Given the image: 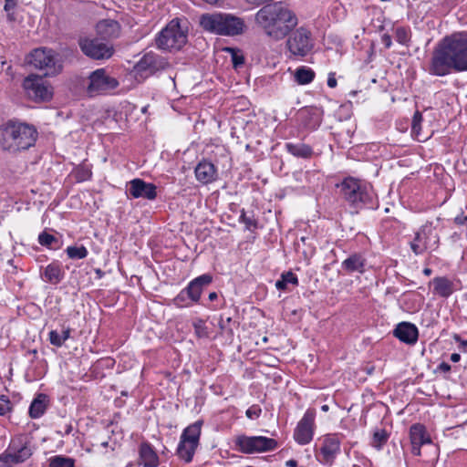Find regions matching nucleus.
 Returning <instances> with one entry per match:
<instances>
[{
	"label": "nucleus",
	"mask_w": 467,
	"mask_h": 467,
	"mask_svg": "<svg viewBox=\"0 0 467 467\" xmlns=\"http://www.w3.org/2000/svg\"><path fill=\"white\" fill-rule=\"evenodd\" d=\"M427 71L435 77L467 71V32L444 36L434 47Z\"/></svg>",
	"instance_id": "nucleus-1"
},
{
	"label": "nucleus",
	"mask_w": 467,
	"mask_h": 467,
	"mask_svg": "<svg viewBox=\"0 0 467 467\" xmlns=\"http://www.w3.org/2000/svg\"><path fill=\"white\" fill-rule=\"evenodd\" d=\"M257 26L274 40H281L296 26L297 17L282 2L265 5L254 16Z\"/></svg>",
	"instance_id": "nucleus-2"
},
{
	"label": "nucleus",
	"mask_w": 467,
	"mask_h": 467,
	"mask_svg": "<svg viewBox=\"0 0 467 467\" xmlns=\"http://www.w3.org/2000/svg\"><path fill=\"white\" fill-rule=\"evenodd\" d=\"M37 137L36 128L26 122L9 119L0 125L1 149L10 153H17L33 147Z\"/></svg>",
	"instance_id": "nucleus-3"
},
{
	"label": "nucleus",
	"mask_w": 467,
	"mask_h": 467,
	"mask_svg": "<svg viewBox=\"0 0 467 467\" xmlns=\"http://www.w3.org/2000/svg\"><path fill=\"white\" fill-rule=\"evenodd\" d=\"M200 25L207 32L227 36L241 35L245 28L243 18L233 14L222 12L202 15Z\"/></svg>",
	"instance_id": "nucleus-4"
},
{
	"label": "nucleus",
	"mask_w": 467,
	"mask_h": 467,
	"mask_svg": "<svg viewBox=\"0 0 467 467\" xmlns=\"http://www.w3.org/2000/svg\"><path fill=\"white\" fill-rule=\"evenodd\" d=\"M340 192L348 205L356 211L373 207L374 193L371 187L357 179H345L340 184Z\"/></svg>",
	"instance_id": "nucleus-5"
},
{
	"label": "nucleus",
	"mask_w": 467,
	"mask_h": 467,
	"mask_svg": "<svg viewBox=\"0 0 467 467\" xmlns=\"http://www.w3.org/2000/svg\"><path fill=\"white\" fill-rule=\"evenodd\" d=\"M57 57V53L53 49L39 47L28 55L26 62L35 68L42 70L45 77H54L58 75L63 68Z\"/></svg>",
	"instance_id": "nucleus-6"
},
{
	"label": "nucleus",
	"mask_w": 467,
	"mask_h": 467,
	"mask_svg": "<svg viewBox=\"0 0 467 467\" xmlns=\"http://www.w3.org/2000/svg\"><path fill=\"white\" fill-rule=\"evenodd\" d=\"M211 274H203L192 279L173 299L175 306L182 308L189 307L199 303L203 290L213 283Z\"/></svg>",
	"instance_id": "nucleus-7"
},
{
	"label": "nucleus",
	"mask_w": 467,
	"mask_h": 467,
	"mask_svg": "<svg viewBox=\"0 0 467 467\" xmlns=\"http://www.w3.org/2000/svg\"><path fill=\"white\" fill-rule=\"evenodd\" d=\"M156 45L161 50H180L187 42V34L178 19L171 20L156 36Z\"/></svg>",
	"instance_id": "nucleus-8"
},
{
	"label": "nucleus",
	"mask_w": 467,
	"mask_h": 467,
	"mask_svg": "<svg viewBox=\"0 0 467 467\" xmlns=\"http://www.w3.org/2000/svg\"><path fill=\"white\" fill-rule=\"evenodd\" d=\"M439 235L431 223L427 222L415 233L410 242V247L415 255H421L427 251H434L439 246Z\"/></svg>",
	"instance_id": "nucleus-9"
},
{
	"label": "nucleus",
	"mask_w": 467,
	"mask_h": 467,
	"mask_svg": "<svg viewBox=\"0 0 467 467\" xmlns=\"http://www.w3.org/2000/svg\"><path fill=\"white\" fill-rule=\"evenodd\" d=\"M119 80L109 75L106 68H98L88 76L87 92L90 97L108 93L117 88Z\"/></svg>",
	"instance_id": "nucleus-10"
},
{
	"label": "nucleus",
	"mask_w": 467,
	"mask_h": 467,
	"mask_svg": "<svg viewBox=\"0 0 467 467\" xmlns=\"http://www.w3.org/2000/svg\"><path fill=\"white\" fill-rule=\"evenodd\" d=\"M238 451L245 454L272 451L277 448L275 439L264 436H239L235 441Z\"/></svg>",
	"instance_id": "nucleus-11"
},
{
	"label": "nucleus",
	"mask_w": 467,
	"mask_h": 467,
	"mask_svg": "<svg viewBox=\"0 0 467 467\" xmlns=\"http://www.w3.org/2000/svg\"><path fill=\"white\" fill-rule=\"evenodd\" d=\"M81 52L95 60L109 59L114 53L113 47L96 37L80 36L78 39Z\"/></svg>",
	"instance_id": "nucleus-12"
},
{
	"label": "nucleus",
	"mask_w": 467,
	"mask_h": 467,
	"mask_svg": "<svg viewBox=\"0 0 467 467\" xmlns=\"http://www.w3.org/2000/svg\"><path fill=\"white\" fill-rule=\"evenodd\" d=\"M289 52L296 57H306L314 47L311 32L306 27L294 31L286 41Z\"/></svg>",
	"instance_id": "nucleus-13"
},
{
	"label": "nucleus",
	"mask_w": 467,
	"mask_h": 467,
	"mask_svg": "<svg viewBox=\"0 0 467 467\" xmlns=\"http://www.w3.org/2000/svg\"><path fill=\"white\" fill-rule=\"evenodd\" d=\"M170 66L168 60L152 51L147 52L134 66V72L142 78H147L159 70Z\"/></svg>",
	"instance_id": "nucleus-14"
},
{
	"label": "nucleus",
	"mask_w": 467,
	"mask_h": 467,
	"mask_svg": "<svg viewBox=\"0 0 467 467\" xmlns=\"http://www.w3.org/2000/svg\"><path fill=\"white\" fill-rule=\"evenodd\" d=\"M316 413L314 410H307L303 418L298 422L294 431V439L300 445L308 444L314 435V422Z\"/></svg>",
	"instance_id": "nucleus-15"
},
{
	"label": "nucleus",
	"mask_w": 467,
	"mask_h": 467,
	"mask_svg": "<svg viewBox=\"0 0 467 467\" xmlns=\"http://www.w3.org/2000/svg\"><path fill=\"white\" fill-rule=\"evenodd\" d=\"M23 87L27 95L34 99L48 100L52 97V93L48 87L45 85L42 77L37 75L31 74L26 77L24 79Z\"/></svg>",
	"instance_id": "nucleus-16"
},
{
	"label": "nucleus",
	"mask_w": 467,
	"mask_h": 467,
	"mask_svg": "<svg viewBox=\"0 0 467 467\" xmlns=\"http://www.w3.org/2000/svg\"><path fill=\"white\" fill-rule=\"evenodd\" d=\"M128 192L133 198H143L150 201L156 199L157 187L153 183L146 182L142 179H133L129 182Z\"/></svg>",
	"instance_id": "nucleus-17"
},
{
	"label": "nucleus",
	"mask_w": 467,
	"mask_h": 467,
	"mask_svg": "<svg viewBox=\"0 0 467 467\" xmlns=\"http://www.w3.org/2000/svg\"><path fill=\"white\" fill-rule=\"evenodd\" d=\"M393 335L401 342L413 345L418 340L419 330L412 323L401 322L393 330Z\"/></svg>",
	"instance_id": "nucleus-18"
},
{
	"label": "nucleus",
	"mask_w": 467,
	"mask_h": 467,
	"mask_svg": "<svg viewBox=\"0 0 467 467\" xmlns=\"http://www.w3.org/2000/svg\"><path fill=\"white\" fill-rule=\"evenodd\" d=\"M196 180L202 184L214 182L217 178V169L207 160L201 161L194 169Z\"/></svg>",
	"instance_id": "nucleus-19"
},
{
	"label": "nucleus",
	"mask_w": 467,
	"mask_h": 467,
	"mask_svg": "<svg viewBox=\"0 0 467 467\" xmlns=\"http://www.w3.org/2000/svg\"><path fill=\"white\" fill-rule=\"evenodd\" d=\"M366 265L367 260L365 256L360 253H354L341 263V267L349 274L354 272L364 274L366 272Z\"/></svg>",
	"instance_id": "nucleus-20"
},
{
	"label": "nucleus",
	"mask_w": 467,
	"mask_h": 467,
	"mask_svg": "<svg viewBox=\"0 0 467 467\" xmlns=\"http://www.w3.org/2000/svg\"><path fill=\"white\" fill-rule=\"evenodd\" d=\"M139 465L143 467H157L159 457L149 442H142L139 449Z\"/></svg>",
	"instance_id": "nucleus-21"
},
{
	"label": "nucleus",
	"mask_w": 467,
	"mask_h": 467,
	"mask_svg": "<svg viewBox=\"0 0 467 467\" xmlns=\"http://www.w3.org/2000/svg\"><path fill=\"white\" fill-rule=\"evenodd\" d=\"M434 294L448 298L454 292V284L446 276H437L431 281Z\"/></svg>",
	"instance_id": "nucleus-22"
},
{
	"label": "nucleus",
	"mask_w": 467,
	"mask_h": 467,
	"mask_svg": "<svg viewBox=\"0 0 467 467\" xmlns=\"http://www.w3.org/2000/svg\"><path fill=\"white\" fill-rule=\"evenodd\" d=\"M340 451V441L337 435H327L325 437L320 451L324 459L328 461L334 459Z\"/></svg>",
	"instance_id": "nucleus-23"
},
{
	"label": "nucleus",
	"mask_w": 467,
	"mask_h": 467,
	"mask_svg": "<svg viewBox=\"0 0 467 467\" xmlns=\"http://www.w3.org/2000/svg\"><path fill=\"white\" fill-rule=\"evenodd\" d=\"M48 402L49 399L47 395L44 393L37 394L29 406V416L32 419L40 418L46 412Z\"/></svg>",
	"instance_id": "nucleus-24"
},
{
	"label": "nucleus",
	"mask_w": 467,
	"mask_h": 467,
	"mask_svg": "<svg viewBox=\"0 0 467 467\" xmlns=\"http://www.w3.org/2000/svg\"><path fill=\"white\" fill-rule=\"evenodd\" d=\"M44 281L52 285L59 284L64 278V272L61 265L57 262H52L47 265L42 274Z\"/></svg>",
	"instance_id": "nucleus-25"
},
{
	"label": "nucleus",
	"mask_w": 467,
	"mask_h": 467,
	"mask_svg": "<svg viewBox=\"0 0 467 467\" xmlns=\"http://www.w3.org/2000/svg\"><path fill=\"white\" fill-rule=\"evenodd\" d=\"M11 450L15 451L16 455H17L16 460L20 463L26 462L33 453L30 442L28 441H24L22 438L11 441Z\"/></svg>",
	"instance_id": "nucleus-26"
},
{
	"label": "nucleus",
	"mask_w": 467,
	"mask_h": 467,
	"mask_svg": "<svg viewBox=\"0 0 467 467\" xmlns=\"http://www.w3.org/2000/svg\"><path fill=\"white\" fill-rule=\"evenodd\" d=\"M285 150L291 155L296 158L310 159L314 155V150L311 146L305 143H292L287 142L285 145Z\"/></svg>",
	"instance_id": "nucleus-27"
},
{
	"label": "nucleus",
	"mask_w": 467,
	"mask_h": 467,
	"mask_svg": "<svg viewBox=\"0 0 467 467\" xmlns=\"http://www.w3.org/2000/svg\"><path fill=\"white\" fill-rule=\"evenodd\" d=\"M202 425V420H197L194 423L189 425L183 430L181 435V439L185 440V441L188 443L199 445Z\"/></svg>",
	"instance_id": "nucleus-28"
},
{
	"label": "nucleus",
	"mask_w": 467,
	"mask_h": 467,
	"mask_svg": "<svg viewBox=\"0 0 467 467\" xmlns=\"http://www.w3.org/2000/svg\"><path fill=\"white\" fill-rule=\"evenodd\" d=\"M410 437L411 444L423 445L431 442V439L421 424H414L410 427Z\"/></svg>",
	"instance_id": "nucleus-29"
},
{
	"label": "nucleus",
	"mask_w": 467,
	"mask_h": 467,
	"mask_svg": "<svg viewBox=\"0 0 467 467\" xmlns=\"http://www.w3.org/2000/svg\"><path fill=\"white\" fill-rule=\"evenodd\" d=\"M197 447L198 445L188 443L185 440L181 439L177 447V455L189 463L192 461Z\"/></svg>",
	"instance_id": "nucleus-30"
},
{
	"label": "nucleus",
	"mask_w": 467,
	"mask_h": 467,
	"mask_svg": "<svg viewBox=\"0 0 467 467\" xmlns=\"http://www.w3.org/2000/svg\"><path fill=\"white\" fill-rule=\"evenodd\" d=\"M71 328L69 327L62 326L60 332L57 330H51L48 333V339L51 345L60 348L65 341L70 337Z\"/></svg>",
	"instance_id": "nucleus-31"
},
{
	"label": "nucleus",
	"mask_w": 467,
	"mask_h": 467,
	"mask_svg": "<svg viewBox=\"0 0 467 467\" xmlns=\"http://www.w3.org/2000/svg\"><path fill=\"white\" fill-rule=\"evenodd\" d=\"M315 72L306 67H300L296 70L295 79L299 85H306L313 81Z\"/></svg>",
	"instance_id": "nucleus-32"
},
{
	"label": "nucleus",
	"mask_w": 467,
	"mask_h": 467,
	"mask_svg": "<svg viewBox=\"0 0 467 467\" xmlns=\"http://www.w3.org/2000/svg\"><path fill=\"white\" fill-rule=\"evenodd\" d=\"M37 240L39 244L49 249L56 250L60 247V241L53 234H48L47 231L40 233Z\"/></svg>",
	"instance_id": "nucleus-33"
},
{
	"label": "nucleus",
	"mask_w": 467,
	"mask_h": 467,
	"mask_svg": "<svg viewBox=\"0 0 467 467\" xmlns=\"http://www.w3.org/2000/svg\"><path fill=\"white\" fill-rule=\"evenodd\" d=\"M289 284H292L294 285H298V278L297 276L292 273L291 271L285 272L281 275V278L276 281L275 287L278 290H286L287 285Z\"/></svg>",
	"instance_id": "nucleus-34"
},
{
	"label": "nucleus",
	"mask_w": 467,
	"mask_h": 467,
	"mask_svg": "<svg viewBox=\"0 0 467 467\" xmlns=\"http://www.w3.org/2000/svg\"><path fill=\"white\" fill-rule=\"evenodd\" d=\"M218 326H219V328L222 333L226 334L229 337H234L233 326L238 327V323L235 321H233L231 317H227L224 318L223 315H221Z\"/></svg>",
	"instance_id": "nucleus-35"
},
{
	"label": "nucleus",
	"mask_w": 467,
	"mask_h": 467,
	"mask_svg": "<svg viewBox=\"0 0 467 467\" xmlns=\"http://www.w3.org/2000/svg\"><path fill=\"white\" fill-rule=\"evenodd\" d=\"M49 467H74L75 461L64 455H56L48 459Z\"/></svg>",
	"instance_id": "nucleus-36"
},
{
	"label": "nucleus",
	"mask_w": 467,
	"mask_h": 467,
	"mask_svg": "<svg viewBox=\"0 0 467 467\" xmlns=\"http://www.w3.org/2000/svg\"><path fill=\"white\" fill-rule=\"evenodd\" d=\"M389 433L384 429H377L373 433L372 445L377 450H381L389 440Z\"/></svg>",
	"instance_id": "nucleus-37"
},
{
	"label": "nucleus",
	"mask_w": 467,
	"mask_h": 467,
	"mask_svg": "<svg viewBox=\"0 0 467 467\" xmlns=\"http://www.w3.org/2000/svg\"><path fill=\"white\" fill-rule=\"evenodd\" d=\"M66 253L70 259H83L86 258L88 252L84 245L80 246H68Z\"/></svg>",
	"instance_id": "nucleus-38"
},
{
	"label": "nucleus",
	"mask_w": 467,
	"mask_h": 467,
	"mask_svg": "<svg viewBox=\"0 0 467 467\" xmlns=\"http://www.w3.org/2000/svg\"><path fill=\"white\" fill-rule=\"evenodd\" d=\"M194 333L197 337L204 338L209 337L208 327L205 325V321L202 318H197L192 322Z\"/></svg>",
	"instance_id": "nucleus-39"
},
{
	"label": "nucleus",
	"mask_w": 467,
	"mask_h": 467,
	"mask_svg": "<svg viewBox=\"0 0 467 467\" xmlns=\"http://www.w3.org/2000/svg\"><path fill=\"white\" fill-rule=\"evenodd\" d=\"M119 27V23L114 20H103L98 24V28L99 31L102 29L109 30V31H107V34L109 36H113L115 34V32L118 31Z\"/></svg>",
	"instance_id": "nucleus-40"
},
{
	"label": "nucleus",
	"mask_w": 467,
	"mask_h": 467,
	"mask_svg": "<svg viewBox=\"0 0 467 467\" xmlns=\"http://www.w3.org/2000/svg\"><path fill=\"white\" fill-rule=\"evenodd\" d=\"M240 222L245 224V228L247 230L252 231L256 229L258 226V223L254 219V214L248 216L244 209L241 211Z\"/></svg>",
	"instance_id": "nucleus-41"
},
{
	"label": "nucleus",
	"mask_w": 467,
	"mask_h": 467,
	"mask_svg": "<svg viewBox=\"0 0 467 467\" xmlns=\"http://www.w3.org/2000/svg\"><path fill=\"white\" fill-rule=\"evenodd\" d=\"M16 459L17 455H16L15 451L11 450V444L9 445L8 449L0 455V462L4 463H20Z\"/></svg>",
	"instance_id": "nucleus-42"
},
{
	"label": "nucleus",
	"mask_w": 467,
	"mask_h": 467,
	"mask_svg": "<svg viewBox=\"0 0 467 467\" xmlns=\"http://www.w3.org/2000/svg\"><path fill=\"white\" fill-rule=\"evenodd\" d=\"M395 35L396 40L401 45H407L410 39V30L405 27H398Z\"/></svg>",
	"instance_id": "nucleus-43"
},
{
	"label": "nucleus",
	"mask_w": 467,
	"mask_h": 467,
	"mask_svg": "<svg viewBox=\"0 0 467 467\" xmlns=\"http://www.w3.org/2000/svg\"><path fill=\"white\" fill-rule=\"evenodd\" d=\"M91 174H92V172H91L90 169H88V167H86L84 165L78 166L75 171V175H76L78 182H84V181L90 179Z\"/></svg>",
	"instance_id": "nucleus-44"
},
{
	"label": "nucleus",
	"mask_w": 467,
	"mask_h": 467,
	"mask_svg": "<svg viewBox=\"0 0 467 467\" xmlns=\"http://www.w3.org/2000/svg\"><path fill=\"white\" fill-rule=\"evenodd\" d=\"M422 119H423L422 114L419 110H417L412 117V122H411V130H412V133H414L416 136L420 135V124H421Z\"/></svg>",
	"instance_id": "nucleus-45"
},
{
	"label": "nucleus",
	"mask_w": 467,
	"mask_h": 467,
	"mask_svg": "<svg viewBox=\"0 0 467 467\" xmlns=\"http://www.w3.org/2000/svg\"><path fill=\"white\" fill-rule=\"evenodd\" d=\"M228 50L232 53V62L234 68H238L244 64V56L234 48H228Z\"/></svg>",
	"instance_id": "nucleus-46"
},
{
	"label": "nucleus",
	"mask_w": 467,
	"mask_h": 467,
	"mask_svg": "<svg viewBox=\"0 0 467 467\" xmlns=\"http://www.w3.org/2000/svg\"><path fill=\"white\" fill-rule=\"evenodd\" d=\"M17 5V2L16 0H5L4 9L7 12V19L9 21H15L16 17L11 11H13Z\"/></svg>",
	"instance_id": "nucleus-47"
},
{
	"label": "nucleus",
	"mask_w": 467,
	"mask_h": 467,
	"mask_svg": "<svg viewBox=\"0 0 467 467\" xmlns=\"http://www.w3.org/2000/svg\"><path fill=\"white\" fill-rule=\"evenodd\" d=\"M11 402L8 397L5 395L0 396V416L5 415V413L11 410Z\"/></svg>",
	"instance_id": "nucleus-48"
},
{
	"label": "nucleus",
	"mask_w": 467,
	"mask_h": 467,
	"mask_svg": "<svg viewBox=\"0 0 467 467\" xmlns=\"http://www.w3.org/2000/svg\"><path fill=\"white\" fill-rule=\"evenodd\" d=\"M261 412L262 410L259 405H253L246 410L245 414L247 418L254 420L257 419L260 416Z\"/></svg>",
	"instance_id": "nucleus-49"
},
{
	"label": "nucleus",
	"mask_w": 467,
	"mask_h": 467,
	"mask_svg": "<svg viewBox=\"0 0 467 467\" xmlns=\"http://www.w3.org/2000/svg\"><path fill=\"white\" fill-rule=\"evenodd\" d=\"M452 338L456 343L459 344V349L466 352L467 340L462 339L459 334H453Z\"/></svg>",
	"instance_id": "nucleus-50"
},
{
	"label": "nucleus",
	"mask_w": 467,
	"mask_h": 467,
	"mask_svg": "<svg viewBox=\"0 0 467 467\" xmlns=\"http://www.w3.org/2000/svg\"><path fill=\"white\" fill-rule=\"evenodd\" d=\"M454 223L458 225H463L467 223V215L462 212L454 218Z\"/></svg>",
	"instance_id": "nucleus-51"
},
{
	"label": "nucleus",
	"mask_w": 467,
	"mask_h": 467,
	"mask_svg": "<svg viewBox=\"0 0 467 467\" xmlns=\"http://www.w3.org/2000/svg\"><path fill=\"white\" fill-rule=\"evenodd\" d=\"M327 86L331 88H334L337 87V79H336V77H335V73H330L328 75V78H327Z\"/></svg>",
	"instance_id": "nucleus-52"
},
{
	"label": "nucleus",
	"mask_w": 467,
	"mask_h": 467,
	"mask_svg": "<svg viewBox=\"0 0 467 467\" xmlns=\"http://www.w3.org/2000/svg\"><path fill=\"white\" fill-rule=\"evenodd\" d=\"M451 365L446 363V362H441L438 368H437V370L441 371V372H443V373H447L451 370Z\"/></svg>",
	"instance_id": "nucleus-53"
},
{
	"label": "nucleus",
	"mask_w": 467,
	"mask_h": 467,
	"mask_svg": "<svg viewBox=\"0 0 467 467\" xmlns=\"http://www.w3.org/2000/svg\"><path fill=\"white\" fill-rule=\"evenodd\" d=\"M381 39H382V43L384 44V46H385L387 48H389V47H390V46H391V44H392L390 36H389V35L385 34V35H383V36H382V38H381Z\"/></svg>",
	"instance_id": "nucleus-54"
},
{
	"label": "nucleus",
	"mask_w": 467,
	"mask_h": 467,
	"mask_svg": "<svg viewBox=\"0 0 467 467\" xmlns=\"http://www.w3.org/2000/svg\"><path fill=\"white\" fill-rule=\"evenodd\" d=\"M411 446H412V450H411L412 453L414 455H420V446L421 445L411 444Z\"/></svg>",
	"instance_id": "nucleus-55"
},
{
	"label": "nucleus",
	"mask_w": 467,
	"mask_h": 467,
	"mask_svg": "<svg viewBox=\"0 0 467 467\" xmlns=\"http://www.w3.org/2000/svg\"><path fill=\"white\" fill-rule=\"evenodd\" d=\"M285 465L287 467H297V462L294 459L286 461Z\"/></svg>",
	"instance_id": "nucleus-56"
},
{
	"label": "nucleus",
	"mask_w": 467,
	"mask_h": 467,
	"mask_svg": "<svg viewBox=\"0 0 467 467\" xmlns=\"http://www.w3.org/2000/svg\"><path fill=\"white\" fill-rule=\"evenodd\" d=\"M73 428L71 424H67L64 429L62 435H68L72 431Z\"/></svg>",
	"instance_id": "nucleus-57"
},
{
	"label": "nucleus",
	"mask_w": 467,
	"mask_h": 467,
	"mask_svg": "<svg viewBox=\"0 0 467 467\" xmlns=\"http://www.w3.org/2000/svg\"><path fill=\"white\" fill-rule=\"evenodd\" d=\"M460 359H461V355H460V354H458V353H452V354L451 355V360L452 362H458V361H460Z\"/></svg>",
	"instance_id": "nucleus-58"
},
{
	"label": "nucleus",
	"mask_w": 467,
	"mask_h": 467,
	"mask_svg": "<svg viewBox=\"0 0 467 467\" xmlns=\"http://www.w3.org/2000/svg\"><path fill=\"white\" fill-rule=\"evenodd\" d=\"M208 297L210 301H213L218 298V295L216 292H211Z\"/></svg>",
	"instance_id": "nucleus-59"
},
{
	"label": "nucleus",
	"mask_w": 467,
	"mask_h": 467,
	"mask_svg": "<svg viewBox=\"0 0 467 467\" xmlns=\"http://www.w3.org/2000/svg\"><path fill=\"white\" fill-rule=\"evenodd\" d=\"M95 273L98 278H101L104 275V272L99 268L95 269Z\"/></svg>",
	"instance_id": "nucleus-60"
},
{
	"label": "nucleus",
	"mask_w": 467,
	"mask_h": 467,
	"mask_svg": "<svg viewBox=\"0 0 467 467\" xmlns=\"http://www.w3.org/2000/svg\"><path fill=\"white\" fill-rule=\"evenodd\" d=\"M431 273H432V270H431V268H424V269H423V274H424L425 275H431Z\"/></svg>",
	"instance_id": "nucleus-61"
},
{
	"label": "nucleus",
	"mask_w": 467,
	"mask_h": 467,
	"mask_svg": "<svg viewBox=\"0 0 467 467\" xmlns=\"http://www.w3.org/2000/svg\"><path fill=\"white\" fill-rule=\"evenodd\" d=\"M327 410H328V406L327 405L322 406V410L327 411Z\"/></svg>",
	"instance_id": "nucleus-62"
},
{
	"label": "nucleus",
	"mask_w": 467,
	"mask_h": 467,
	"mask_svg": "<svg viewBox=\"0 0 467 467\" xmlns=\"http://www.w3.org/2000/svg\"><path fill=\"white\" fill-rule=\"evenodd\" d=\"M320 122L317 121L315 125H313L312 129H317L319 126Z\"/></svg>",
	"instance_id": "nucleus-63"
},
{
	"label": "nucleus",
	"mask_w": 467,
	"mask_h": 467,
	"mask_svg": "<svg viewBox=\"0 0 467 467\" xmlns=\"http://www.w3.org/2000/svg\"><path fill=\"white\" fill-rule=\"evenodd\" d=\"M102 445L106 447L108 445V442H103Z\"/></svg>",
	"instance_id": "nucleus-64"
}]
</instances>
